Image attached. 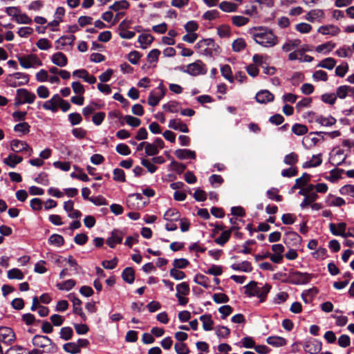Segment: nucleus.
<instances>
[{"label":"nucleus","mask_w":354,"mask_h":354,"mask_svg":"<svg viewBox=\"0 0 354 354\" xmlns=\"http://www.w3.org/2000/svg\"><path fill=\"white\" fill-rule=\"evenodd\" d=\"M247 44L243 38H238L235 39L232 44V48L233 51L234 52H241L244 50L246 47Z\"/></svg>","instance_id":"40"},{"label":"nucleus","mask_w":354,"mask_h":354,"mask_svg":"<svg viewBox=\"0 0 354 354\" xmlns=\"http://www.w3.org/2000/svg\"><path fill=\"white\" fill-rule=\"evenodd\" d=\"M335 46L336 45L335 43H333L332 41H328L323 44L317 46L316 47L315 50L319 53H323L324 50L326 51V53H328L331 51L335 47Z\"/></svg>","instance_id":"48"},{"label":"nucleus","mask_w":354,"mask_h":354,"mask_svg":"<svg viewBox=\"0 0 354 354\" xmlns=\"http://www.w3.org/2000/svg\"><path fill=\"white\" fill-rule=\"evenodd\" d=\"M63 349L65 352L71 354H77L81 352V349L75 342H68L63 345Z\"/></svg>","instance_id":"39"},{"label":"nucleus","mask_w":354,"mask_h":354,"mask_svg":"<svg viewBox=\"0 0 354 354\" xmlns=\"http://www.w3.org/2000/svg\"><path fill=\"white\" fill-rule=\"evenodd\" d=\"M7 85L11 87H17L23 85H26L29 82V75L17 72L8 75L5 80Z\"/></svg>","instance_id":"3"},{"label":"nucleus","mask_w":354,"mask_h":354,"mask_svg":"<svg viewBox=\"0 0 354 354\" xmlns=\"http://www.w3.org/2000/svg\"><path fill=\"white\" fill-rule=\"evenodd\" d=\"M163 218L166 221H178L180 218V214L176 208H170L166 211Z\"/></svg>","instance_id":"25"},{"label":"nucleus","mask_w":354,"mask_h":354,"mask_svg":"<svg viewBox=\"0 0 354 354\" xmlns=\"http://www.w3.org/2000/svg\"><path fill=\"white\" fill-rule=\"evenodd\" d=\"M68 117L70 123L73 126L77 125L82 121V117L79 113H71Z\"/></svg>","instance_id":"62"},{"label":"nucleus","mask_w":354,"mask_h":354,"mask_svg":"<svg viewBox=\"0 0 354 354\" xmlns=\"http://www.w3.org/2000/svg\"><path fill=\"white\" fill-rule=\"evenodd\" d=\"M8 278L9 279L21 280L24 278V274L19 268H12L8 271Z\"/></svg>","instance_id":"41"},{"label":"nucleus","mask_w":354,"mask_h":354,"mask_svg":"<svg viewBox=\"0 0 354 354\" xmlns=\"http://www.w3.org/2000/svg\"><path fill=\"white\" fill-rule=\"evenodd\" d=\"M338 230L336 228V225L335 223H330L329 224V228L330 232L335 236H344L345 230L346 228V223L344 222L339 223L337 224Z\"/></svg>","instance_id":"18"},{"label":"nucleus","mask_w":354,"mask_h":354,"mask_svg":"<svg viewBox=\"0 0 354 354\" xmlns=\"http://www.w3.org/2000/svg\"><path fill=\"white\" fill-rule=\"evenodd\" d=\"M194 281L196 283L201 285L205 288L209 287V279L202 274H196L194 279Z\"/></svg>","instance_id":"42"},{"label":"nucleus","mask_w":354,"mask_h":354,"mask_svg":"<svg viewBox=\"0 0 354 354\" xmlns=\"http://www.w3.org/2000/svg\"><path fill=\"white\" fill-rule=\"evenodd\" d=\"M159 153L158 149L155 144L147 142L145 147V153L147 156H156Z\"/></svg>","instance_id":"59"},{"label":"nucleus","mask_w":354,"mask_h":354,"mask_svg":"<svg viewBox=\"0 0 354 354\" xmlns=\"http://www.w3.org/2000/svg\"><path fill=\"white\" fill-rule=\"evenodd\" d=\"M238 230H239V226H232L228 230L223 231L220 236L214 240V242L219 245H224L230 240L232 232Z\"/></svg>","instance_id":"10"},{"label":"nucleus","mask_w":354,"mask_h":354,"mask_svg":"<svg viewBox=\"0 0 354 354\" xmlns=\"http://www.w3.org/2000/svg\"><path fill=\"white\" fill-rule=\"evenodd\" d=\"M324 17V12L320 9H314L309 11L306 17V19L310 21L313 22L315 20L319 19H322Z\"/></svg>","instance_id":"27"},{"label":"nucleus","mask_w":354,"mask_h":354,"mask_svg":"<svg viewBox=\"0 0 354 354\" xmlns=\"http://www.w3.org/2000/svg\"><path fill=\"white\" fill-rule=\"evenodd\" d=\"M183 73H188L192 76L198 75H205L207 73L206 65L200 59L189 64L187 66L186 70H183Z\"/></svg>","instance_id":"4"},{"label":"nucleus","mask_w":354,"mask_h":354,"mask_svg":"<svg viewBox=\"0 0 354 354\" xmlns=\"http://www.w3.org/2000/svg\"><path fill=\"white\" fill-rule=\"evenodd\" d=\"M315 121L322 126L330 127L336 123V119L332 116L325 118L322 115L316 118Z\"/></svg>","instance_id":"37"},{"label":"nucleus","mask_w":354,"mask_h":354,"mask_svg":"<svg viewBox=\"0 0 354 354\" xmlns=\"http://www.w3.org/2000/svg\"><path fill=\"white\" fill-rule=\"evenodd\" d=\"M17 94L19 97L23 98L24 103L32 104L34 102L36 96L33 93L30 92L26 88H19L17 90Z\"/></svg>","instance_id":"13"},{"label":"nucleus","mask_w":354,"mask_h":354,"mask_svg":"<svg viewBox=\"0 0 354 354\" xmlns=\"http://www.w3.org/2000/svg\"><path fill=\"white\" fill-rule=\"evenodd\" d=\"M59 335V337L65 341L70 340L73 336V330L69 326L62 327L60 329Z\"/></svg>","instance_id":"36"},{"label":"nucleus","mask_w":354,"mask_h":354,"mask_svg":"<svg viewBox=\"0 0 354 354\" xmlns=\"http://www.w3.org/2000/svg\"><path fill=\"white\" fill-rule=\"evenodd\" d=\"M154 40V37L150 34H142L138 37V41L141 44V47L145 49L147 46L144 44L150 45Z\"/></svg>","instance_id":"35"},{"label":"nucleus","mask_w":354,"mask_h":354,"mask_svg":"<svg viewBox=\"0 0 354 354\" xmlns=\"http://www.w3.org/2000/svg\"><path fill=\"white\" fill-rule=\"evenodd\" d=\"M121 277L125 282L129 284L133 283L135 280V271L133 268L131 267L125 268L122 272Z\"/></svg>","instance_id":"20"},{"label":"nucleus","mask_w":354,"mask_h":354,"mask_svg":"<svg viewBox=\"0 0 354 354\" xmlns=\"http://www.w3.org/2000/svg\"><path fill=\"white\" fill-rule=\"evenodd\" d=\"M76 284V282L74 279H68L63 283H59L57 284V287L60 290H71Z\"/></svg>","instance_id":"47"},{"label":"nucleus","mask_w":354,"mask_h":354,"mask_svg":"<svg viewBox=\"0 0 354 354\" xmlns=\"http://www.w3.org/2000/svg\"><path fill=\"white\" fill-rule=\"evenodd\" d=\"M310 175L307 173H304L303 175L295 180V185L291 187L289 193L292 194L297 189H301L310 180Z\"/></svg>","instance_id":"12"},{"label":"nucleus","mask_w":354,"mask_h":354,"mask_svg":"<svg viewBox=\"0 0 354 354\" xmlns=\"http://www.w3.org/2000/svg\"><path fill=\"white\" fill-rule=\"evenodd\" d=\"M189 265V261L184 258L175 259L173 261L174 268L184 269Z\"/></svg>","instance_id":"52"},{"label":"nucleus","mask_w":354,"mask_h":354,"mask_svg":"<svg viewBox=\"0 0 354 354\" xmlns=\"http://www.w3.org/2000/svg\"><path fill=\"white\" fill-rule=\"evenodd\" d=\"M266 342L268 344L275 347L283 346L287 344V340L279 336H270L266 339Z\"/></svg>","instance_id":"21"},{"label":"nucleus","mask_w":354,"mask_h":354,"mask_svg":"<svg viewBox=\"0 0 354 354\" xmlns=\"http://www.w3.org/2000/svg\"><path fill=\"white\" fill-rule=\"evenodd\" d=\"M219 8L224 12H231L236 11V10L238 8V6L234 3L228 2V1H222L219 4Z\"/></svg>","instance_id":"38"},{"label":"nucleus","mask_w":354,"mask_h":354,"mask_svg":"<svg viewBox=\"0 0 354 354\" xmlns=\"http://www.w3.org/2000/svg\"><path fill=\"white\" fill-rule=\"evenodd\" d=\"M245 294L248 297H251L256 296L257 292L259 290V288L257 286V282L251 281L249 283L244 286Z\"/></svg>","instance_id":"28"},{"label":"nucleus","mask_w":354,"mask_h":354,"mask_svg":"<svg viewBox=\"0 0 354 354\" xmlns=\"http://www.w3.org/2000/svg\"><path fill=\"white\" fill-rule=\"evenodd\" d=\"M11 149L15 152H28V156H31L33 152L32 149L25 141L15 139L10 143Z\"/></svg>","instance_id":"6"},{"label":"nucleus","mask_w":354,"mask_h":354,"mask_svg":"<svg viewBox=\"0 0 354 354\" xmlns=\"http://www.w3.org/2000/svg\"><path fill=\"white\" fill-rule=\"evenodd\" d=\"M230 334V329L227 326H218L216 328V335L219 337L227 338Z\"/></svg>","instance_id":"50"},{"label":"nucleus","mask_w":354,"mask_h":354,"mask_svg":"<svg viewBox=\"0 0 354 354\" xmlns=\"http://www.w3.org/2000/svg\"><path fill=\"white\" fill-rule=\"evenodd\" d=\"M232 21L234 25L237 27H241L247 24L249 19L243 16L236 15L232 17Z\"/></svg>","instance_id":"51"},{"label":"nucleus","mask_w":354,"mask_h":354,"mask_svg":"<svg viewBox=\"0 0 354 354\" xmlns=\"http://www.w3.org/2000/svg\"><path fill=\"white\" fill-rule=\"evenodd\" d=\"M292 131L297 136H303L308 132V127L304 124L296 123L292 127Z\"/></svg>","instance_id":"45"},{"label":"nucleus","mask_w":354,"mask_h":354,"mask_svg":"<svg viewBox=\"0 0 354 354\" xmlns=\"http://www.w3.org/2000/svg\"><path fill=\"white\" fill-rule=\"evenodd\" d=\"M322 349V342H317V343L306 342L304 344V350L310 354H316Z\"/></svg>","instance_id":"24"},{"label":"nucleus","mask_w":354,"mask_h":354,"mask_svg":"<svg viewBox=\"0 0 354 354\" xmlns=\"http://www.w3.org/2000/svg\"><path fill=\"white\" fill-rule=\"evenodd\" d=\"M15 339V334L11 328L0 326V341L12 344Z\"/></svg>","instance_id":"7"},{"label":"nucleus","mask_w":354,"mask_h":354,"mask_svg":"<svg viewBox=\"0 0 354 354\" xmlns=\"http://www.w3.org/2000/svg\"><path fill=\"white\" fill-rule=\"evenodd\" d=\"M75 39V37L73 35L62 36L56 40V43L60 44L61 45V46H56V49H62L63 46H65L67 44L72 46Z\"/></svg>","instance_id":"26"},{"label":"nucleus","mask_w":354,"mask_h":354,"mask_svg":"<svg viewBox=\"0 0 354 354\" xmlns=\"http://www.w3.org/2000/svg\"><path fill=\"white\" fill-rule=\"evenodd\" d=\"M299 161V156L295 152H291L283 158V162L290 166L295 165Z\"/></svg>","instance_id":"32"},{"label":"nucleus","mask_w":354,"mask_h":354,"mask_svg":"<svg viewBox=\"0 0 354 354\" xmlns=\"http://www.w3.org/2000/svg\"><path fill=\"white\" fill-rule=\"evenodd\" d=\"M175 156L180 160H184L186 158L196 159V155L194 151L187 149H178L174 152Z\"/></svg>","instance_id":"15"},{"label":"nucleus","mask_w":354,"mask_h":354,"mask_svg":"<svg viewBox=\"0 0 354 354\" xmlns=\"http://www.w3.org/2000/svg\"><path fill=\"white\" fill-rule=\"evenodd\" d=\"M74 168L75 170L79 171L80 174L73 172L71 174V178L79 179L83 182H88L90 180V178L85 173L83 172L82 169H79L77 166H74Z\"/></svg>","instance_id":"49"},{"label":"nucleus","mask_w":354,"mask_h":354,"mask_svg":"<svg viewBox=\"0 0 354 354\" xmlns=\"http://www.w3.org/2000/svg\"><path fill=\"white\" fill-rule=\"evenodd\" d=\"M160 55V50L157 48H154L150 50L148 53L147 60L149 63L157 62Z\"/></svg>","instance_id":"53"},{"label":"nucleus","mask_w":354,"mask_h":354,"mask_svg":"<svg viewBox=\"0 0 354 354\" xmlns=\"http://www.w3.org/2000/svg\"><path fill=\"white\" fill-rule=\"evenodd\" d=\"M48 243L50 245H54L56 246H62L64 243V239L62 235L57 234H52L48 239Z\"/></svg>","instance_id":"43"},{"label":"nucleus","mask_w":354,"mask_h":354,"mask_svg":"<svg viewBox=\"0 0 354 354\" xmlns=\"http://www.w3.org/2000/svg\"><path fill=\"white\" fill-rule=\"evenodd\" d=\"M343 169H334L330 171V176L326 177V179L331 182H335L341 178V174L344 173Z\"/></svg>","instance_id":"58"},{"label":"nucleus","mask_w":354,"mask_h":354,"mask_svg":"<svg viewBox=\"0 0 354 354\" xmlns=\"http://www.w3.org/2000/svg\"><path fill=\"white\" fill-rule=\"evenodd\" d=\"M115 151L122 156H128L131 153V149L129 146L124 143L118 144L115 147Z\"/></svg>","instance_id":"63"},{"label":"nucleus","mask_w":354,"mask_h":354,"mask_svg":"<svg viewBox=\"0 0 354 354\" xmlns=\"http://www.w3.org/2000/svg\"><path fill=\"white\" fill-rule=\"evenodd\" d=\"M168 127L174 130H178L183 133H188L189 128L187 124L182 122L180 119H172L169 122Z\"/></svg>","instance_id":"14"},{"label":"nucleus","mask_w":354,"mask_h":354,"mask_svg":"<svg viewBox=\"0 0 354 354\" xmlns=\"http://www.w3.org/2000/svg\"><path fill=\"white\" fill-rule=\"evenodd\" d=\"M23 158L21 156L15 155L14 153H10L8 157L3 160V163L11 168H15L17 165L21 162Z\"/></svg>","instance_id":"17"},{"label":"nucleus","mask_w":354,"mask_h":354,"mask_svg":"<svg viewBox=\"0 0 354 354\" xmlns=\"http://www.w3.org/2000/svg\"><path fill=\"white\" fill-rule=\"evenodd\" d=\"M255 99L260 104H266L274 101V95L268 90H261L256 94Z\"/></svg>","instance_id":"8"},{"label":"nucleus","mask_w":354,"mask_h":354,"mask_svg":"<svg viewBox=\"0 0 354 354\" xmlns=\"http://www.w3.org/2000/svg\"><path fill=\"white\" fill-rule=\"evenodd\" d=\"M312 277L313 274H311L295 271L292 269L290 270L288 277L282 279V282L294 285H303L308 283Z\"/></svg>","instance_id":"2"},{"label":"nucleus","mask_w":354,"mask_h":354,"mask_svg":"<svg viewBox=\"0 0 354 354\" xmlns=\"http://www.w3.org/2000/svg\"><path fill=\"white\" fill-rule=\"evenodd\" d=\"M129 3L127 0H121L115 1L113 5L109 6V9L115 12H118L120 10H127L129 8Z\"/></svg>","instance_id":"33"},{"label":"nucleus","mask_w":354,"mask_h":354,"mask_svg":"<svg viewBox=\"0 0 354 354\" xmlns=\"http://www.w3.org/2000/svg\"><path fill=\"white\" fill-rule=\"evenodd\" d=\"M250 34L255 42L263 47L270 48L275 46L278 41V37L272 30L263 26L254 27L250 29Z\"/></svg>","instance_id":"1"},{"label":"nucleus","mask_w":354,"mask_h":354,"mask_svg":"<svg viewBox=\"0 0 354 354\" xmlns=\"http://www.w3.org/2000/svg\"><path fill=\"white\" fill-rule=\"evenodd\" d=\"M14 131L15 132H21L24 135L28 134L30 131V126L28 122H22L15 125Z\"/></svg>","instance_id":"44"},{"label":"nucleus","mask_w":354,"mask_h":354,"mask_svg":"<svg viewBox=\"0 0 354 354\" xmlns=\"http://www.w3.org/2000/svg\"><path fill=\"white\" fill-rule=\"evenodd\" d=\"M336 64V61L333 57H327L317 64V67L332 70Z\"/></svg>","instance_id":"34"},{"label":"nucleus","mask_w":354,"mask_h":354,"mask_svg":"<svg viewBox=\"0 0 354 354\" xmlns=\"http://www.w3.org/2000/svg\"><path fill=\"white\" fill-rule=\"evenodd\" d=\"M77 73H82V75H79L80 78H82L85 82L93 84L96 82V77L93 75H90L86 69H77L73 71V76L77 75Z\"/></svg>","instance_id":"19"},{"label":"nucleus","mask_w":354,"mask_h":354,"mask_svg":"<svg viewBox=\"0 0 354 354\" xmlns=\"http://www.w3.org/2000/svg\"><path fill=\"white\" fill-rule=\"evenodd\" d=\"M272 288V286L269 283H266L257 292L256 296L259 298V302L262 303L265 301L267 295Z\"/></svg>","instance_id":"30"},{"label":"nucleus","mask_w":354,"mask_h":354,"mask_svg":"<svg viewBox=\"0 0 354 354\" xmlns=\"http://www.w3.org/2000/svg\"><path fill=\"white\" fill-rule=\"evenodd\" d=\"M142 57V54L137 50H132L128 54V60L132 64H137Z\"/></svg>","instance_id":"61"},{"label":"nucleus","mask_w":354,"mask_h":354,"mask_svg":"<svg viewBox=\"0 0 354 354\" xmlns=\"http://www.w3.org/2000/svg\"><path fill=\"white\" fill-rule=\"evenodd\" d=\"M176 293L184 296L188 295L189 293V286L187 282H182L176 286Z\"/></svg>","instance_id":"56"},{"label":"nucleus","mask_w":354,"mask_h":354,"mask_svg":"<svg viewBox=\"0 0 354 354\" xmlns=\"http://www.w3.org/2000/svg\"><path fill=\"white\" fill-rule=\"evenodd\" d=\"M51 343L52 339L46 335H35L32 339V344L33 346L43 348L46 347L48 344Z\"/></svg>","instance_id":"11"},{"label":"nucleus","mask_w":354,"mask_h":354,"mask_svg":"<svg viewBox=\"0 0 354 354\" xmlns=\"http://www.w3.org/2000/svg\"><path fill=\"white\" fill-rule=\"evenodd\" d=\"M123 118L129 125L133 127H138L141 124V120L139 118L130 115H127Z\"/></svg>","instance_id":"57"},{"label":"nucleus","mask_w":354,"mask_h":354,"mask_svg":"<svg viewBox=\"0 0 354 354\" xmlns=\"http://www.w3.org/2000/svg\"><path fill=\"white\" fill-rule=\"evenodd\" d=\"M304 198L303 201L300 204V207L302 209H304L309 205H310L312 203H313L318 198V195L316 192H313L308 195L304 196Z\"/></svg>","instance_id":"29"},{"label":"nucleus","mask_w":354,"mask_h":354,"mask_svg":"<svg viewBox=\"0 0 354 354\" xmlns=\"http://www.w3.org/2000/svg\"><path fill=\"white\" fill-rule=\"evenodd\" d=\"M231 268L236 271H242L245 272H250L252 270V266L250 262L244 261L241 263H233Z\"/></svg>","instance_id":"22"},{"label":"nucleus","mask_w":354,"mask_h":354,"mask_svg":"<svg viewBox=\"0 0 354 354\" xmlns=\"http://www.w3.org/2000/svg\"><path fill=\"white\" fill-rule=\"evenodd\" d=\"M312 159H315L316 160L315 162H313V160L306 161L303 164L302 167L306 169L319 166L322 162V153L313 155Z\"/></svg>","instance_id":"31"},{"label":"nucleus","mask_w":354,"mask_h":354,"mask_svg":"<svg viewBox=\"0 0 354 354\" xmlns=\"http://www.w3.org/2000/svg\"><path fill=\"white\" fill-rule=\"evenodd\" d=\"M113 180L118 182L124 183L126 181L125 173L122 169L115 168L113 169Z\"/></svg>","instance_id":"54"},{"label":"nucleus","mask_w":354,"mask_h":354,"mask_svg":"<svg viewBox=\"0 0 354 354\" xmlns=\"http://www.w3.org/2000/svg\"><path fill=\"white\" fill-rule=\"evenodd\" d=\"M339 191L342 195H348L354 198V185H345Z\"/></svg>","instance_id":"60"},{"label":"nucleus","mask_w":354,"mask_h":354,"mask_svg":"<svg viewBox=\"0 0 354 354\" xmlns=\"http://www.w3.org/2000/svg\"><path fill=\"white\" fill-rule=\"evenodd\" d=\"M123 234L122 232L118 230H113L111 232V236L106 240V244L111 248H115L116 244L122 243Z\"/></svg>","instance_id":"9"},{"label":"nucleus","mask_w":354,"mask_h":354,"mask_svg":"<svg viewBox=\"0 0 354 354\" xmlns=\"http://www.w3.org/2000/svg\"><path fill=\"white\" fill-rule=\"evenodd\" d=\"M51 60L54 64L59 67H64L68 64L67 57L61 52L55 53L53 54Z\"/></svg>","instance_id":"16"},{"label":"nucleus","mask_w":354,"mask_h":354,"mask_svg":"<svg viewBox=\"0 0 354 354\" xmlns=\"http://www.w3.org/2000/svg\"><path fill=\"white\" fill-rule=\"evenodd\" d=\"M335 96L339 99H345L348 94V86H339L336 89Z\"/></svg>","instance_id":"55"},{"label":"nucleus","mask_w":354,"mask_h":354,"mask_svg":"<svg viewBox=\"0 0 354 354\" xmlns=\"http://www.w3.org/2000/svg\"><path fill=\"white\" fill-rule=\"evenodd\" d=\"M174 348L178 354H188L189 353V349L187 344L183 342L176 343L174 345Z\"/></svg>","instance_id":"64"},{"label":"nucleus","mask_w":354,"mask_h":354,"mask_svg":"<svg viewBox=\"0 0 354 354\" xmlns=\"http://www.w3.org/2000/svg\"><path fill=\"white\" fill-rule=\"evenodd\" d=\"M301 240V236L297 232L293 231H288L285 233L283 241L287 248H290L299 245Z\"/></svg>","instance_id":"5"},{"label":"nucleus","mask_w":354,"mask_h":354,"mask_svg":"<svg viewBox=\"0 0 354 354\" xmlns=\"http://www.w3.org/2000/svg\"><path fill=\"white\" fill-rule=\"evenodd\" d=\"M199 319L203 322V328L206 330H212L214 321L211 314H205L199 317Z\"/></svg>","instance_id":"23"},{"label":"nucleus","mask_w":354,"mask_h":354,"mask_svg":"<svg viewBox=\"0 0 354 354\" xmlns=\"http://www.w3.org/2000/svg\"><path fill=\"white\" fill-rule=\"evenodd\" d=\"M221 73L222 75L230 82H234V77L232 75L231 67L228 64H225L221 68Z\"/></svg>","instance_id":"46"}]
</instances>
